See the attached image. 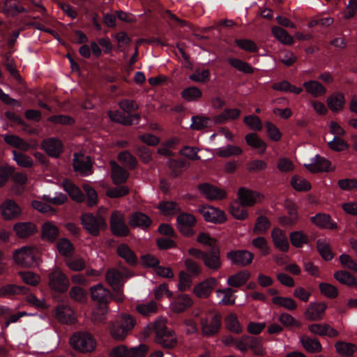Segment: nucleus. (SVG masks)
<instances>
[{
	"instance_id": "obj_1",
	"label": "nucleus",
	"mask_w": 357,
	"mask_h": 357,
	"mask_svg": "<svg viewBox=\"0 0 357 357\" xmlns=\"http://www.w3.org/2000/svg\"><path fill=\"white\" fill-rule=\"evenodd\" d=\"M149 334H154L155 342L165 349H172L177 343L174 331L167 327L165 324L158 320L147 326Z\"/></svg>"
},
{
	"instance_id": "obj_2",
	"label": "nucleus",
	"mask_w": 357,
	"mask_h": 357,
	"mask_svg": "<svg viewBox=\"0 0 357 357\" xmlns=\"http://www.w3.org/2000/svg\"><path fill=\"white\" fill-rule=\"evenodd\" d=\"M136 324L135 318L128 314H122L116 321L111 326L110 333L114 339L123 340Z\"/></svg>"
},
{
	"instance_id": "obj_3",
	"label": "nucleus",
	"mask_w": 357,
	"mask_h": 357,
	"mask_svg": "<svg viewBox=\"0 0 357 357\" xmlns=\"http://www.w3.org/2000/svg\"><path fill=\"white\" fill-rule=\"evenodd\" d=\"M202 333L205 337L216 335L222 327V316L215 311L210 310L200 319Z\"/></svg>"
},
{
	"instance_id": "obj_4",
	"label": "nucleus",
	"mask_w": 357,
	"mask_h": 357,
	"mask_svg": "<svg viewBox=\"0 0 357 357\" xmlns=\"http://www.w3.org/2000/svg\"><path fill=\"white\" fill-rule=\"evenodd\" d=\"M72 347L81 353H90L96 346V342L91 333L86 331H77L70 338Z\"/></svg>"
},
{
	"instance_id": "obj_5",
	"label": "nucleus",
	"mask_w": 357,
	"mask_h": 357,
	"mask_svg": "<svg viewBox=\"0 0 357 357\" xmlns=\"http://www.w3.org/2000/svg\"><path fill=\"white\" fill-rule=\"evenodd\" d=\"M81 224L84 229L93 236H98L101 229L107 227L105 218L91 213H84L81 216Z\"/></svg>"
},
{
	"instance_id": "obj_6",
	"label": "nucleus",
	"mask_w": 357,
	"mask_h": 357,
	"mask_svg": "<svg viewBox=\"0 0 357 357\" xmlns=\"http://www.w3.org/2000/svg\"><path fill=\"white\" fill-rule=\"evenodd\" d=\"M238 350L246 353L251 349L257 355L263 354L262 339L248 335L236 338L235 346Z\"/></svg>"
},
{
	"instance_id": "obj_7",
	"label": "nucleus",
	"mask_w": 357,
	"mask_h": 357,
	"mask_svg": "<svg viewBox=\"0 0 357 357\" xmlns=\"http://www.w3.org/2000/svg\"><path fill=\"white\" fill-rule=\"evenodd\" d=\"M49 286L52 290L59 294L67 291L70 286L68 276L61 271L56 269L49 274Z\"/></svg>"
},
{
	"instance_id": "obj_8",
	"label": "nucleus",
	"mask_w": 357,
	"mask_h": 357,
	"mask_svg": "<svg viewBox=\"0 0 357 357\" xmlns=\"http://www.w3.org/2000/svg\"><path fill=\"white\" fill-rule=\"evenodd\" d=\"M197 223V219L192 214L181 212L176 218L177 227L182 234L187 237L195 235L194 227Z\"/></svg>"
},
{
	"instance_id": "obj_9",
	"label": "nucleus",
	"mask_w": 357,
	"mask_h": 357,
	"mask_svg": "<svg viewBox=\"0 0 357 357\" xmlns=\"http://www.w3.org/2000/svg\"><path fill=\"white\" fill-rule=\"evenodd\" d=\"M13 258L16 264L22 266H33L37 264L38 256L33 248L23 247L14 252Z\"/></svg>"
},
{
	"instance_id": "obj_10",
	"label": "nucleus",
	"mask_w": 357,
	"mask_h": 357,
	"mask_svg": "<svg viewBox=\"0 0 357 357\" xmlns=\"http://www.w3.org/2000/svg\"><path fill=\"white\" fill-rule=\"evenodd\" d=\"M91 298L98 302L100 310L104 314L107 311V305L109 302V290L102 284H98L90 288Z\"/></svg>"
},
{
	"instance_id": "obj_11",
	"label": "nucleus",
	"mask_w": 357,
	"mask_h": 357,
	"mask_svg": "<svg viewBox=\"0 0 357 357\" xmlns=\"http://www.w3.org/2000/svg\"><path fill=\"white\" fill-rule=\"evenodd\" d=\"M110 228L112 234L117 236H127L130 232L124 215L118 211H113L111 215Z\"/></svg>"
},
{
	"instance_id": "obj_12",
	"label": "nucleus",
	"mask_w": 357,
	"mask_h": 357,
	"mask_svg": "<svg viewBox=\"0 0 357 357\" xmlns=\"http://www.w3.org/2000/svg\"><path fill=\"white\" fill-rule=\"evenodd\" d=\"M198 212L203 215L206 222L222 224L227 220L225 213L213 206H200Z\"/></svg>"
},
{
	"instance_id": "obj_13",
	"label": "nucleus",
	"mask_w": 357,
	"mask_h": 357,
	"mask_svg": "<svg viewBox=\"0 0 357 357\" xmlns=\"http://www.w3.org/2000/svg\"><path fill=\"white\" fill-rule=\"evenodd\" d=\"M227 258L234 265L247 266L252 262L254 255L247 250H234L227 253Z\"/></svg>"
},
{
	"instance_id": "obj_14",
	"label": "nucleus",
	"mask_w": 357,
	"mask_h": 357,
	"mask_svg": "<svg viewBox=\"0 0 357 357\" xmlns=\"http://www.w3.org/2000/svg\"><path fill=\"white\" fill-rule=\"evenodd\" d=\"M73 165L74 170L82 176H87L92 172V162L89 156L74 153Z\"/></svg>"
},
{
	"instance_id": "obj_15",
	"label": "nucleus",
	"mask_w": 357,
	"mask_h": 357,
	"mask_svg": "<svg viewBox=\"0 0 357 357\" xmlns=\"http://www.w3.org/2000/svg\"><path fill=\"white\" fill-rule=\"evenodd\" d=\"M108 116L112 121L120 123L123 126H130L132 125H137L141 120L139 114H135L130 116H126L125 113L121 111H110Z\"/></svg>"
},
{
	"instance_id": "obj_16",
	"label": "nucleus",
	"mask_w": 357,
	"mask_h": 357,
	"mask_svg": "<svg viewBox=\"0 0 357 357\" xmlns=\"http://www.w3.org/2000/svg\"><path fill=\"white\" fill-rule=\"evenodd\" d=\"M41 146L49 156L55 158L60 156L63 149V142L56 137H50L44 139Z\"/></svg>"
},
{
	"instance_id": "obj_17",
	"label": "nucleus",
	"mask_w": 357,
	"mask_h": 357,
	"mask_svg": "<svg viewBox=\"0 0 357 357\" xmlns=\"http://www.w3.org/2000/svg\"><path fill=\"white\" fill-rule=\"evenodd\" d=\"M202 260L206 267L208 269L212 271L220 269L222 266L220 248L210 249L208 251H206Z\"/></svg>"
},
{
	"instance_id": "obj_18",
	"label": "nucleus",
	"mask_w": 357,
	"mask_h": 357,
	"mask_svg": "<svg viewBox=\"0 0 357 357\" xmlns=\"http://www.w3.org/2000/svg\"><path fill=\"white\" fill-rule=\"evenodd\" d=\"M346 102L344 93L339 91L333 92L326 99L327 105L333 113L342 112L345 107Z\"/></svg>"
},
{
	"instance_id": "obj_19",
	"label": "nucleus",
	"mask_w": 357,
	"mask_h": 357,
	"mask_svg": "<svg viewBox=\"0 0 357 357\" xmlns=\"http://www.w3.org/2000/svg\"><path fill=\"white\" fill-rule=\"evenodd\" d=\"M22 210L20 206L13 200L6 199L1 206L2 216L6 220H11L18 218Z\"/></svg>"
},
{
	"instance_id": "obj_20",
	"label": "nucleus",
	"mask_w": 357,
	"mask_h": 357,
	"mask_svg": "<svg viewBox=\"0 0 357 357\" xmlns=\"http://www.w3.org/2000/svg\"><path fill=\"white\" fill-rule=\"evenodd\" d=\"M217 283L218 281L214 278L206 279L194 287V293L199 298H206L211 294Z\"/></svg>"
},
{
	"instance_id": "obj_21",
	"label": "nucleus",
	"mask_w": 357,
	"mask_h": 357,
	"mask_svg": "<svg viewBox=\"0 0 357 357\" xmlns=\"http://www.w3.org/2000/svg\"><path fill=\"white\" fill-rule=\"evenodd\" d=\"M273 243L275 248L282 252L289 250V243L284 231L280 228L275 227L271 232Z\"/></svg>"
},
{
	"instance_id": "obj_22",
	"label": "nucleus",
	"mask_w": 357,
	"mask_h": 357,
	"mask_svg": "<svg viewBox=\"0 0 357 357\" xmlns=\"http://www.w3.org/2000/svg\"><path fill=\"white\" fill-rule=\"evenodd\" d=\"M198 189L206 199L210 200L222 199L225 197L224 190L207 183L199 184Z\"/></svg>"
},
{
	"instance_id": "obj_23",
	"label": "nucleus",
	"mask_w": 357,
	"mask_h": 357,
	"mask_svg": "<svg viewBox=\"0 0 357 357\" xmlns=\"http://www.w3.org/2000/svg\"><path fill=\"white\" fill-rule=\"evenodd\" d=\"M327 307V304L323 302L311 303L306 309L305 316L311 321L321 320Z\"/></svg>"
},
{
	"instance_id": "obj_24",
	"label": "nucleus",
	"mask_w": 357,
	"mask_h": 357,
	"mask_svg": "<svg viewBox=\"0 0 357 357\" xmlns=\"http://www.w3.org/2000/svg\"><path fill=\"white\" fill-rule=\"evenodd\" d=\"M63 190L68 194L72 199L77 202H83L85 195L80 188L69 179L63 180L62 183Z\"/></svg>"
},
{
	"instance_id": "obj_25",
	"label": "nucleus",
	"mask_w": 357,
	"mask_h": 357,
	"mask_svg": "<svg viewBox=\"0 0 357 357\" xmlns=\"http://www.w3.org/2000/svg\"><path fill=\"white\" fill-rule=\"evenodd\" d=\"M110 166L112 169L111 173L113 183L115 185L125 183L129 176L128 171L115 161H111Z\"/></svg>"
},
{
	"instance_id": "obj_26",
	"label": "nucleus",
	"mask_w": 357,
	"mask_h": 357,
	"mask_svg": "<svg viewBox=\"0 0 357 357\" xmlns=\"http://www.w3.org/2000/svg\"><path fill=\"white\" fill-rule=\"evenodd\" d=\"M192 304L191 298L187 294H179L172 298L171 306L174 312L181 313Z\"/></svg>"
},
{
	"instance_id": "obj_27",
	"label": "nucleus",
	"mask_w": 357,
	"mask_h": 357,
	"mask_svg": "<svg viewBox=\"0 0 357 357\" xmlns=\"http://www.w3.org/2000/svg\"><path fill=\"white\" fill-rule=\"evenodd\" d=\"M259 193L245 188H241L238 192V198L239 203L243 206H252L257 201V198L259 197Z\"/></svg>"
},
{
	"instance_id": "obj_28",
	"label": "nucleus",
	"mask_w": 357,
	"mask_h": 357,
	"mask_svg": "<svg viewBox=\"0 0 357 357\" xmlns=\"http://www.w3.org/2000/svg\"><path fill=\"white\" fill-rule=\"evenodd\" d=\"M117 254L123 258L126 262L131 266H135L137 264L138 259L136 254L126 244L122 243L117 248Z\"/></svg>"
},
{
	"instance_id": "obj_29",
	"label": "nucleus",
	"mask_w": 357,
	"mask_h": 357,
	"mask_svg": "<svg viewBox=\"0 0 357 357\" xmlns=\"http://www.w3.org/2000/svg\"><path fill=\"white\" fill-rule=\"evenodd\" d=\"M312 223L321 228H327L330 229H335L337 228V223L335 222L331 217L326 213H319L314 216L310 218Z\"/></svg>"
},
{
	"instance_id": "obj_30",
	"label": "nucleus",
	"mask_w": 357,
	"mask_h": 357,
	"mask_svg": "<svg viewBox=\"0 0 357 357\" xmlns=\"http://www.w3.org/2000/svg\"><path fill=\"white\" fill-rule=\"evenodd\" d=\"M28 289L24 286L8 284L0 287V297L13 298L17 295L25 294Z\"/></svg>"
},
{
	"instance_id": "obj_31",
	"label": "nucleus",
	"mask_w": 357,
	"mask_h": 357,
	"mask_svg": "<svg viewBox=\"0 0 357 357\" xmlns=\"http://www.w3.org/2000/svg\"><path fill=\"white\" fill-rule=\"evenodd\" d=\"M331 162L324 157L317 155L314 161L306 165V169L311 172H328L330 170Z\"/></svg>"
},
{
	"instance_id": "obj_32",
	"label": "nucleus",
	"mask_w": 357,
	"mask_h": 357,
	"mask_svg": "<svg viewBox=\"0 0 357 357\" xmlns=\"http://www.w3.org/2000/svg\"><path fill=\"white\" fill-rule=\"evenodd\" d=\"M36 227L29 222H20L14 225V231L20 238H26L36 231Z\"/></svg>"
},
{
	"instance_id": "obj_33",
	"label": "nucleus",
	"mask_w": 357,
	"mask_h": 357,
	"mask_svg": "<svg viewBox=\"0 0 357 357\" xmlns=\"http://www.w3.org/2000/svg\"><path fill=\"white\" fill-rule=\"evenodd\" d=\"M151 219L146 214L142 212H136L132 214L129 221L130 226L147 229L151 225Z\"/></svg>"
},
{
	"instance_id": "obj_34",
	"label": "nucleus",
	"mask_w": 357,
	"mask_h": 357,
	"mask_svg": "<svg viewBox=\"0 0 357 357\" xmlns=\"http://www.w3.org/2000/svg\"><path fill=\"white\" fill-rule=\"evenodd\" d=\"M245 140L248 146L259 149V153L261 155L264 153L267 149V144L255 132L247 134Z\"/></svg>"
},
{
	"instance_id": "obj_35",
	"label": "nucleus",
	"mask_w": 357,
	"mask_h": 357,
	"mask_svg": "<svg viewBox=\"0 0 357 357\" xmlns=\"http://www.w3.org/2000/svg\"><path fill=\"white\" fill-rule=\"evenodd\" d=\"M241 114V110L237 108H226L218 115L214 116L213 122L217 124L225 123L228 120H236Z\"/></svg>"
},
{
	"instance_id": "obj_36",
	"label": "nucleus",
	"mask_w": 357,
	"mask_h": 357,
	"mask_svg": "<svg viewBox=\"0 0 357 357\" xmlns=\"http://www.w3.org/2000/svg\"><path fill=\"white\" fill-rule=\"evenodd\" d=\"M303 87L308 93L311 94L314 98L324 95L327 91L322 84L316 80L305 82L303 83Z\"/></svg>"
},
{
	"instance_id": "obj_37",
	"label": "nucleus",
	"mask_w": 357,
	"mask_h": 357,
	"mask_svg": "<svg viewBox=\"0 0 357 357\" xmlns=\"http://www.w3.org/2000/svg\"><path fill=\"white\" fill-rule=\"evenodd\" d=\"M250 274L248 271H241L227 278V284L232 287L238 288L249 280Z\"/></svg>"
},
{
	"instance_id": "obj_38",
	"label": "nucleus",
	"mask_w": 357,
	"mask_h": 357,
	"mask_svg": "<svg viewBox=\"0 0 357 357\" xmlns=\"http://www.w3.org/2000/svg\"><path fill=\"white\" fill-rule=\"evenodd\" d=\"M289 241L296 248H302L304 245L310 243L308 236L303 231H294L289 234Z\"/></svg>"
},
{
	"instance_id": "obj_39",
	"label": "nucleus",
	"mask_w": 357,
	"mask_h": 357,
	"mask_svg": "<svg viewBox=\"0 0 357 357\" xmlns=\"http://www.w3.org/2000/svg\"><path fill=\"white\" fill-rule=\"evenodd\" d=\"M117 159L124 166L132 170L135 169L138 165L137 158L128 150L119 152L117 155Z\"/></svg>"
},
{
	"instance_id": "obj_40",
	"label": "nucleus",
	"mask_w": 357,
	"mask_h": 357,
	"mask_svg": "<svg viewBox=\"0 0 357 357\" xmlns=\"http://www.w3.org/2000/svg\"><path fill=\"white\" fill-rule=\"evenodd\" d=\"M56 317L60 322L66 324H74L75 321L73 310L67 307L56 308Z\"/></svg>"
},
{
	"instance_id": "obj_41",
	"label": "nucleus",
	"mask_w": 357,
	"mask_h": 357,
	"mask_svg": "<svg viewBox=\"0 0 357 357\" xmlns=\"http://www.w3.org/2000/svg\"><path fill=\"white\" fill-rule=\"evenodd\" d=\"M334 278L341 284L351 287H357L356 278L347 271H338L334 273Z\"/></svg>"
},
{
	"instance_id": "obj_42",
	"label": "nucleus",
	"mask_w": 357,
	"mask_h": 357,
	"mask_svg": "<svg viewBox=\"0 0 357 357\" xmlns=\"http://www.w3.org/2000/svg\"><path fill=\"white\" fill-rule=\"evenodd\" d=\"M273 36L284 45H291L294 43L292 36L283 28L274 26L271 29Z\"/></svg>"
},
{
	"instance_id": "obj_43",
	"label": "nucleus",
	"mask_w": 357,
	"mask_h": 357,
	"mask_svg": "<svg viewBox=\"0 0 357 357\" xmlns=\"http://www.w3.org/2000/svg\"><path fill=\"white\" fill-rule=\"evenodd\" d=\"M123 273L116 269H109L106 273V280L112 287L123 286Z\"/></svg>"
},
{
	"instance_id": "obj_44",
	"label": "nucleus",
	"mask_w": 357,
	"mask_h": 357,
	"mask_svg": "<svg viewBox=\"0 0 357 357\" xmlns=\"http://www.w3.org/2000/svg\"><path fill=\"white\" fill-rule=\"evenodd\" d=\"M335 349L340 355L347 357L352 356L357 350L356 344L342 341H338L336 342Z\"/></svg>"
},
{
	"instance_id": "obj_45",
	"label": "nucleus",
	"mask_w": 357,
	"mask_h": 357,
	"mask_svg": "<svg viewBox=\"0 0 357 357\" xmlns=\"http://www.w3.org/2000/svg\"><path fill=\"white\" fill-rule=\"evenodd\" d=\"M213 121L211 118L202 115H197L192 116L191 128L196 130H200L209 128Z\"/></svg>"
},
{
	"instance_id": "obj_46",
	"label": "nucleus",
	"mask_w": 357,
	"mask_h": 357,
	"mask_svg": "<svg viewBox=\"0 0 357 357\" xmlns=\"http://www.w3.org/2000/svg\"><path fill=\"white\" fill-rule=\"evenodd\" d=\"M157 208L165 215H173L180 211L177 203L172 201L160 202Z\"/></svg>"
},
{
	"instance_id": "obj_47",
	"label": "nucleus",
	"mask_w": 357,
	"mask_h": 357,
	"mask_svg": "<svg viewBox=\"0 0 357 357\" xmlns=\"http://www.w3.org/2000/svg\"><path fill=\"white\" fill-rule=\"evenodd\" d=\"M13 160L20 167L24 168H31L33 165V160L24 153L13 150Z\"/></svg>"
},
{
	"instance_id": "obj_48",
	"label": "nucleus",
	"mask_w": 357,
	"mask_h": 357,
	"mask_svg": "<svg viewBox=\"0 0 357 357\" xmlns=\"http://www.w3.org/2000/svg\"><path fill=\"white\" fill-rule=\"evenodd\" d=\"M301 342L303 347L309 352L317 353L321 350V343L317 338L312 339L303 336L301 338Z\"/></svg>"
},
{
	"instance_id": "obj_49",
	"label": "nucleus",
	"mask_w": 357,
	"mask_h": 357,
	"mask_svg": "<svg viewBox=\"0 0 357 357\" xmlns=\"http://www.w3.org/2000/svg\"><path fill=\"white\" fill-rule=\"evenodd\" d=\"M4 142L18 149L26 150L27 149V144L24 141L23 139L15 135H5L3 137Z\"/></svg>"
},
{
	"instance_id": "obj_50",
	"label": "nucleus",
	"mask_w": 357,
	"mask_h": 357,
	"mask_svg": "<svg viewBox=\"0 0 357 357\" xmlns=\"http://www.w3.org/2000/svg\"><path fill=\"white\" fill-rule=\"evenodd\" d=\"M202 96V92L197 86H188L181 91V97L188 102L197 100Z\"/></svg>"
},
{
	"instance_id": "obj_51",
	"label": "nucleus",
	"mask_w": 357,
	"mask_h": 357,
	"mask_svg": "<svg viewBox=\"0 0 357 357\" xmlns=\"http://www.w3.org/2000/svg\"><path fill=\"white\" fill-rule=\"evenodd\" d=\"M271 227V222L265 215H259L256 220L254 232L257 234H264Z\"/></svg>"
},
{
	"instance_id": "obj_52",
	"label": "nucleus",
	"mask_w": 357,
	"mask_h": 357,
	"mask_svg": "<svg viewBox=\"0 0 357 357\" xmlns=\"http://www.w3.org/2000/svg\"><path fill=\"white\" fill-rule=\"evenodd\" d=\"M119 106L122 110L121 112L125 113L126 116L135 114V113H132V112H135L139 109V106L135 100L127 98L120 100Z\"/></svg>"
},
{
	"instance_id": "obj_53",
	"label": "nucleus",
	"mask_w": 357,
	"mask_h": 357,
	"mask_svg": "<svg viewBox=\"0 0 357 357\" xmlns=\"http://www.w3.org/2000/svg\"><path fill=\"white\" fill-rule=\"evenodd\" d=\"M291 185L296 191L307 192L311 189V184L306 179L298 176H292Z\"/></svg>"
},
{
	"instance_id": "obj_54",
	"label": "nucleus",
	"mask_w": 357,
	"mask_h": 357,
	"mask_svg": "<svg viewBox=\"0 0 357 357\" xmlns=\"http://www.w3.org/2000/svg\"><path fill=\"white\" fill-rule=\"evenodd\" d=\"M228 63L231 66L244 73L249 74L254 72L253 68L248 63L243 61L241 59L229 58Z\"/></svg>"
},
{
	"instance_id": "obj_55",
	"label": "nucleus",
	"mask_w": 357,
	"mask_h": 357,
	"mask_svg": "<svg viewBox=\"0 0 357 357\" xmlns=\"http://www.w3.org/2000/svg\"><path fill=\"white\" fill-rule=\"evenodd\" d=\"M243 153L241 148L237 146L229 144L225 147L220 148L217 155L222 158H228L232 155H239Z\"/></svg>"
},
{
	"instance_id": "obj_56",
	"label": "nucleus",
	"mask_w": 357,
	"mask_h": 357,
	"mask_svg": "<svg viewBox=\"0 0 357 357\" xmlns=\"http://www.w3.org/2000/svg\"><path fill=\"white\" fill-rule=\"evenodd\" d=\"M59 231L56 226L50 222H46L43 227V236L48 241L53 242L59 236Z\"/></svg>"
},
{
	"instance_id": "obj_57",
	"label": "nucleus",
	"mask_w": 357,
	"mask_h": 357,
	"mask_svg": "<svg viewBox=\"0 0 357 357\" xmlns=\"http://www.w3.org/2000/svg\"><path fill=\"white\" fill-rule=\"evenodd\" d=\"M211 77V73L208 69H201L197 68L195 72L190 75L189 78L190 80L196 82H207Z\"/></svg>"
},
{
	"instance_id": "obj_58",
	"label": "nucleus",
	"mask_w": 357,
	"mask_h": 357,
	"mask_svg": "<svg viewBox=\"0 0 357 357\" xmlns=\"http://www.w3.org/2000/svg\"><path fill=\"white\" fill-rule=\"evenodd\" d=\"M317 248L321 257L326 261H331L333 258V254L330 245L321 239L317 241Z\"/></svg>"
},
{
	"instance_id": "obj_59",
	"label": "nucleus",
	"mask_w": 357,
	"mask_h": 357,
	"mask_svg": "<svg viewBox=\"0 0 357 357\" xmlns=\"http://www.w3.org/2000/svg\"><path fill=\"white\" fill-rule=\"evenodd\" d=\"M192 284V278L185 271H181L178 275V288L181 291L189 290Z\"/></svg>"
},
{
	"instance_id": "obj_60",
	"label": "nucleus",
	"mask_w": 357,
	"mask_h": 357,
	"mask_svg": "<svg viewBox=\"0 0 357 357\" xmlns=\"http://www.w3.org/2000/svg\"><path fill=\"white\" fill-rule=\"evenodd\" d=\"M231 214L238 220H243L248 216V211L245 206H243L241 203H233L230 206Z\"/></svg>"
},
{
	"instance_id": "obj_61",
	"label": "nucleus",
	"mask_w": 357,
	"mask_h": 357,
	"mask_svg": "<svg viewBox=\"0 0 357 357\" xmlns=\"http://www.w3.org/2000/svg\"><path fill=\"white\" fill-rule=\"evenodd\" d=\"M226 326L229 331L239 334L242 332V326L234 314H229L225 319Z\"/></svg>"
},
{
	"instance_id": "obj_62",
	"label": "nucleus",
	"mask_w": 357,
	"mask_h": 357,
	"mask_svg": "<svg viewBox=\"0 0 357 357\" xmlns=\"http://www.w3.org/2000/svg\"><path fill=\"white\" fill-rule=\"evenodd\" d=\"M272 301L274 304L284 307L289 310H294L297 307L296 301L291 298L275 296L273 298Z\"/></svg>"
},
{
	"instance_id": "obj_63",
	"label": "nucleus",
	"mask_w": 357,
	"mask_h": 357,
	"mask_svg": "<svg viewBox=\"0 0 357 357\" xmlns=\"http://www.w3.org/2000/svg\"><path fill=\"white\" fill-rule=\"evenodd\" d=\"M57 248L61 255L68 257L74 251L73 244L66 238H61L57 243Z\"/></svg>"
},
{
	"instance_id": "obj_64",
	"label": "nucleus",
	"mask_w": 357,
	"mask_h": 357,
	"mask_svg": "<svg viewBox=\"0 0 357 357\" xmlns=\"http://www.w3.org/2000/svg\"><path fill=\"white\" fill-rule=\"evenodd\" d=\"M252 245L260 250L263 256L270 254L271 248L268 246L266 239L263 236H258L252 241Z\"/></svg>"
}]
</instances>
